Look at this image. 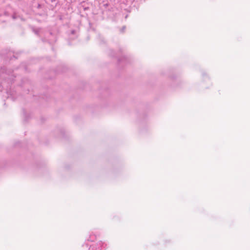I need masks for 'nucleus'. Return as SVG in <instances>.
<instances>
[{
  "instance_id": "nucleus-1",
  "label": "nucleus",
  "mask_w": 250,
  "mask_h": 250,
  "mask_svg": "<svg viewBox=\"0 0 250 250\" xmlns=\"http://www.w3.org/2000/svg\"><path fill=\"white\" fill-rule=\"evenodd\" d=\"M95 248V250H102L104 249V244L102 242H99L95 246H93Z\"/></svg>"
},
{
  "instance_id": "nucleus-2",
  "label": "nucleus",
  "mask_w": 250,
  "mask_h": 250,
  "mask_svg": "<svg viewBox=\"0 0 250 250\" xmlns=\"http://www.w3.org/2000/svg\"><path fill=\"white\" fill-rule=\"evenodd\" d=\"M125 26L123 27L122 28V32H123V31L125 30Z\"/></svg>"
}]
</instances>
